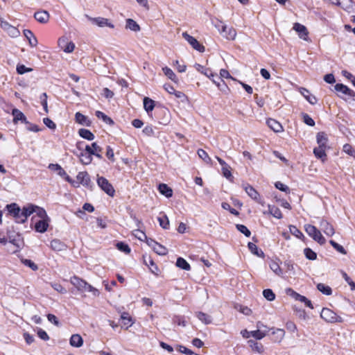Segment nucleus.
I'll list each match as a JSON object with an SVG mask.
<instances>
[{
  "label": "nucleus",
  "mask_w": 355,
  "mask_h": 355,
  "mask_svg": "<svg viewBox=\"0 0 355 355\" xmlns=\"http://www.w3.org/2000/svg\"><path fill=\"white\" fill-rule=\"evenodd\" d=\"M293 28L298 33V35L301 39L308 41L309 33L306 26L300 23H295Z\"/></svg>",
  "instance_id": "obj_15"
},
{
  "label": "nucleus",
  "mask_w": 355,
  "mask_h": 355,
  "mask_svg": "<svg viewBox=\"0 0 355 355\" xmlns=\"http://www.w3.org/2000/svg\"><path fill=\"white\" fill-rule=\"evenodd\" d=\"M194 67L198 71L200 72L201 73L205 74L206 76H207L209 78H211V76L215 77V75L213 74L209 69L205 68L203 66H202L200 64H196Z\"/></svg>",
  "instance_id": "obj_38"
},
{
  "label": "nucleus",
  "mask_w": 355,
  "mask_h": 355,
  "mask_svg": "<svg viewBox=\"0 0 355 355\" xmlns=\"http://www.w3.org/2000/svg\"><path fill=\"white\" fill-rule=\"evenodd\" d=\"M269 266L270 269L277 275H281L282 274V270L279 265V263L275 261H271L269 263Z\"/></svg>",
  "instance_id": "obj_49"
},
{
  "label": "nucleus",
  "mask_w": 355,
  "mask_h": 355,
  "mask_svg": "<svg viewBox=\"0 0 355 355\" xmlns=\"http://www.w3.org/2000/svg\"><path fill=\"white\" fill-rule=\"evenodd\" d=\"M40 103L44 107V110L46 113H48V106H47V94L46 93H42L40 97Z\"/></svg>",
  "instance_id": "obj_60"
},
{
  "label": "nucleus",
  "mask_w": 355,
  "mask_h": 355,
  "mask_svg": "<svg viewBox=\"0 0 355 355\" xmlns=\"http://www.w3.org/2000/svg\"><path fill=\"white\" fill-rule=\"evenodd\" d=\"M85 150L88 152L91 156L93 155L99 159L102 158L101 153L103 151V148L96 142L92 143L91 146L87 145L85 146Z\"/></svg>",
  "instance_id": "obj_13"
},
{
  "label": "nucleus",
  "mask_w": 355,
  "mask_h": 355,
  "mask_svg": "<svg viewBox=\"0 0 355 355\" xmlns=\"http://www.w3.org/2000/svg\"><path fill=\"white\" fill-rule=\"evenodd\" d=\"M320 227L324 233L329 236H332L335 234L334 227L326 220H322L320 221Z\"/></svg>",
  "instance_id": "obj_16"
},
{
  "label": "nucleus",
  "mask_w": 355,
  "mask_h": 355,
  "mask_svg": "<svg viewBox=\"0 0 355 355\" xmlns=\"http://www.w3.org/2000/svg\"><path fill=\"white\" fill-rule=\"evenodd\" d=\"M198 155L201 158L205 163L211 164V159L209 157L207 152L202 149L198 150Z\"/></svg>",
  "instance_id": "obj_48"
},
{
  "label": "nucleus",
  "mask_w": 355,
  "mask_h": 355,
  "mask_svg": "<svg viewBox=\"0 0 355 355\" xmlns=\"http://www.w3.org/2000/svg\"><path fill=\"white\" fill-rule=\"evenodd\" d=\"M80 159L83 164H89L92 161L91 155L86 150L80 153Z\"/></svg>",
  "instance_id": "obj_44"
},
{
  "label": "nucleus",
  "mask_w": 355,
  "mask_h": 355,
  "mask_svg": "<svg viewBox=\"0 0 355 355\" xmlns=\"http://www.w3.org/2000/svg\"><path fill=\"white\" fill-rule=\"evenodd\" d=\"M21 262L26 266L31 268L33 270L35 271L38 269L37 266L31 260L24 259L21 260Z\"/></svg>",
  "instance_id": "obj_61"
},
{
  "label": "nucleus",
  "mask_w": 355,
  "mask_h": 355,
  "mask_svg": "<svg viewBox=\"0 0 355 355\" xmlns=\"http://www.w3.org/2000/svg\"><path fill=\"white\" fill-rule=\"evenodd\" d=\"M155 107V102L148 97L144 98V108L147 112H151Z\"/></svg>",
  "instance_id": "obj_37"
},
{
  "label": "nucleus",
  "mask_w": 355,
  "mask_h": 355,
  "mask_svg": "<svg viewBox=\"0 0 355 355\" xmlns=\"http://www.w3.org/2000/svg\"><path fill=\"white\" fill-rule=\"evenodd\" d=\"M159 191L167 198H170L173 195V190L166 184H160L159 185Z\"/></svg>",
  "instance_id": "obj_34"
},
{
  "label": "nucleus",
  "mask_w": 355,
  "mask_h": 355,
  "mask_svg": "<svg viewBox=\"0 0 355 355\" xmlns=\"http://www.w3.org/2000/svg\"><path fill=\"white\" fill-rule=\"evenodd\" d=\"M212 24L220 33H223L227 29V26L223 24V21L219 19H216V21H213Z\"/></svg>",
  "instance_id": "obj_47"
},
{
  "label": "nucleus",
  "mask_w": 355,
  "mask_h": 355,
  "mask_svg": "<svg viewBox=\"0 0 355 355\" xmlns=\"http://www.w3.org/2000/svg\"><path fill=\"white\" fill-rule=\"evenodd\" d=\"M144 263L146 266H147L150 271L153 273L155 272V270H157V267L155 264L153 260L149 255H144L143 256Z\"/></svg>",
  "instance_id": "obj_27"
},
{
  "label": "nucleus",
  "mask_w": 355,
  "mask_h": 355,
  "mask_svg": "<svg viewBox=\"0 0 355 355\" xmlns=\"http://www.w3.org/2000/svg\"><path fill=\"white\" fill-rule=\"evenodd\" d=\"M268 207L269 213L271 215H272L275 218H278V219H280L282 218V212L278 207H277L275 206H272L270 205H268Z\"/></svg>",
  "instance_id": "obj_42"
},
{
  "label": "nucleus",
  "mask_w": 355,
  "mask_h": 355,
  "mask_svg": "<svg viewBox=\"0 0 355 355\" xmlns=\"http://www.w3.org/2000/svg\"><path fill=\"white\" fill-rule=\"evenodd\" d=\"M24 35L27 39V40L28 41L29 44L31 46H37V40L35 37L34 34L33 33V32L31 31L28 30V29L24 30Z\"/></svg>",
  "instance_id": "obj_24"
},
{
  "label": "nucleus",
  "mask_w": 355,
  "mask_h": 355,
  "mask_svg": "<svg viewBox=\"0 0 355 355\" xmlns=\"http://www.w3.org/2000/svg\"><path fill=\"white\" fill-rule=\"evenodd\" d=\"M78 183H79V185L81 184L85 187L92 189L93 184L91 182L90 177L87 172L86 171H81L79 172L76 176Z\"/></svg>",
  "instance_id": "obj_9"
},
{
  "label": "nucleus",
  "mask_w": 355,
  "mask_h": 355,
  "mask_svg": "<svg viewBox=\"0 0 355 355\" xmlns=\"http://www.w3.org/2000/svg\"><path fill=\"white\" fill-rule=\"evenodd\" d=\"M34 213H35V214L40 218V220L48 218L46 212L43 208L35 206V210Z\"/></svg>",
  "instance_id": "obj_53"
},
{
  "label": "nucleus",
  "mask_w": 355,
  "mask_h": 355,
  "mask_svg": "<svg viewBox=\"0 0 355 355\" xmlns=\"http://www.w3.org/2000/svg\"><path fill=\"white\" fill-rule=\"evenodd\" d=\"M243 189L245 191L247 194L254 200H255L257 202L263 205L264 202L262 200L261 198L260 197L259 193L255 190L254 187H252L251 185L246 184L243 186Z\"/></svg>",
  "instance_id": "obj_8"
},
{
  "label": "nucleus",
  "mask_w": 355,
  "mask_h": 355,
  "mask_svg": "<svg viewBox=\"0 0 355 355\" xmlns=\"http://www.w3.org/2000/svg\"><path fill=\"white\" fill-rule=\"evenodd\" d=\"M300 92L311 105H315L317 103L318 100L316 97L311 94L308 89L301 87L300 89Z\"/></svg>",
  "instance_id": "obj_19"
},
{
  "label": "nucleus",
  "mask_w": 355,
  "mask_h": 355,
  "mask_svg": "<svg viewBox=\"0 0 355 355\" xmlns=\"http://www.w3.org/2000/svg\"><path fill=\"white\" fill-rule=\"evenodd\" d=\"M12 114L13 116L14 123H17V121H21L26 123H28L26 121V118L25 115L19 110H18L17 108L12 109Z\"/></svg>",
  "instance_id": "obj_23"
},
{
  "label": "nucleus",
  "mask_w": 355,
  "mask_h": 355,
  "mask_svg": "<svg viewBox=\"0 0 355 355\" xmlns=\"http://www.w3.org/2000/svg\"><path fill=\"white\" fill-rule=\"evenodd\" d=\"M304 230L308 235L319 244L323 245L326 243V239L315 226L307 224L304 225Z\"/></svg>",
  "instance_id": "obj_3"
},
{
  "label": "nucleus",
  "mask_w": 355,
  "mask_h": 355,
  "mask_svg": "<svg viewBox=\"0 0 355 355\" xmlns=\"http://www.w3.org/2000/svg\"><path fill=\"white\" fill-rule=\"evenodd\" d=\"M35 210V205H28L26 207H24L22 209V218L20 219L21 221H24V223L27 220L28 216L31 214H34Z\"/></svg>",
  "instance_id": "obj_22"
},
{
  "label": "nucleus",
  "mask_w": 355,
  "mask_h": 355,
  "mask_svg": "<svg viewBox=\"0 0 355 355\" xmlns=\"http://www.w3.org/2000/svg\"><path fill=\"white\" fill-rule=\"evenodd\" d=\"M147 244L159 255H166L168 253L166 248L153 239L147 240Z\"/></svg>",
  "instance_id": "obj_12"
},
{
  "label": "nucleus",
  "mask_w": 355,
  "mask_h": 355,
  "mask_svg": "<svg viewBox=\"0 0 355 355\" xmlns=\"http://www.w3.org/2000/svg\"><path fill=\"white\" fill-rule=\"evenodd\" d=\"M268 331L257 329L251 331V336L257 340H261L267 335Z\"/></svg>",
  "instance_id": "obj_45"
},
{
  "label": "nucleus",
  "mask_w": 355,
  "mask_h": 355,
  "mask_svg": "<svg viewBox=\"0 0 355 355\" xmlns=\"http://www.w3.org/2000/svg\"><path fill=\"white\" fill-rule=\"evenodd\" d=\"M96 116L98 119H102L104 122L108 124H113L114 122L111 118L107 116L106 114H105L103 112L101 111H96Z\"/></svg>",
  "instance_id": "obj_52"
},
{
  "label": "nucleus",
  "mask_w": 355,
  "mask_h": 355,
  "mask_svg": "<svg viewBox=\"0 0 355 355\" xmlns=\"http://www.w3.org/2000/svg\"><path fill=\"white\" fill-rule=\"evenodd\" d=\"M90 20L92 21V23L96 24L99 27H104V26H108L111 28H113L114 26L109 22L107 19L103 18V17H96V18H90Z\"/></svg>",
  "instance_id": "obj_18"
},
{
  "label": "nucleus",
  "mask_w": 355,
  "mask_h": 355,
  "mask_svg": "<svg viewBox=\"0 0 355 355\" xmlns=\"http://www.w3.org/2000/svg\"><path fill=\"white\" fill-rule=\"evenodd\" d=\"M121 318L123 320V325H126V328L130 327L133 322L132 321V318L130 317L128 313H123L121 315Z\"/></svg>",
  "instance_id": "obj_51"
},
{
  "label": "nucleus",
  "mask_w": 355,
  "mask_h": 355,
  "mask_svg": "<svg viewBox=\"0 0 355 355\" xmlns=\"http://www.w3.org/2000/svg\"><path fill=\"white\" fill-rule=\"evenodd\" d=\"M75 119L76 121L82 125L89 126L91 124V121L87 118V116L83 115L80 112L76 113Z\"/></svg>",
  "instance_id": "obj_26"
},
{
  "label": "nucleus",
  "mask_w": 355,
  "mask_h": 355,
  "mask_svg": "<svg viewBox=\"0 0 355 355\" xmlns=\"http://www.w3.org/2000/svg\"><path fill=\"white\" fill-rule=\"evenodd\" d=\"M317 288L318 289V291H320L321 293L326 295H330L332 293V290L329 286H327L322 283L318 284Z\"/></svg>",
  "instance_id": "obj_46"
},
{
  "label": "nucleus",
  "mask_w": 355,
  "mask_h": 355,
  "mask_svg": "<svg viewBox=\"0 0 355 355\" xmlns=\"http://www.w3.org/2000/svg\"><path fill=\"white\" fill-rule=\"evenodd\" d=\"M222 171L224 177L227 179L230 180L232 178V173L230 171V167L228 164L225 166H222Z\"/></svg>",
  "instance_id": "obj_63"
},
{
  "label": "nucleus",
  "mask_w": 355,
  "mask_h": 355,
  "mask_svg": "<svg viewBox=\"0 0 355 355\" xmlns=\"http://www.w3.org/2000/svg\"><path fill=\"white\" fill-rule=\"evenodd\" d=\"M334 89L337 92L347 96L349 97H354L355 96V92L353 90H352L348 87L341 83L336 84L334 86Z\"/></svg>",
  "instance_id": "obj_14"
},
{
  "label": "nucleus",
  "mask_w": 355,
  "mask_h": 355,
  "mask_svg": "<svg viewBox=\"0 0 355 355\" xmlns=\"http://www.w3.org/2000/svg\"><path fill=\"white\" fill-rule=\"evenodd\" d=\"M97 184L98 187L110 196H114L115 190L112 185L104 177H98Z\"/></svg>",
  "instance_id": "obj_5"
},
{
  "label": "nucleus",
  "mask_w": 355,
  "mask_h": 355,
  "mask_svg": "<svg viewBox=\"0 0 355 355\" xmlns=\"http://www.w3.org/2000/svg\"><path fill=\"white\" fill-rule=\"evenodd\" d=\"M268 126L275 132H281L283 131V127L277 121L269 119L267 120Z\"/></svg>",
  "instance_id": "obj_21"
},
{
  "label": "nucleus",
  "mask_w": 355,
  "mask_h": 355,
  "mask_svg": "<svg viewBox=\"0 0 355 355\" xmlns=\"http://www.w3.org/2000/svg\"><path fill=\"white\" fill-rule=\"evenodd\" d=\"M79 135L87 140L92 141L94 139V134L89 130L81 128L78 131Z\"/></svg>",
  "instance_id": "obj_36"
},
{
  "label": "nucleus",
  "mask_w": 355,
  "mask_h": 355,
  "mask_svg": "<svg viewBox=\"0 0 355 355\" xmlns=\"http://www.w3.org/2000/svg\"><path fill=\"white\" fill-rule=\"evenodd\" d=\"M248 343L253 351L259 354L263 352V346L261 343H259L253 340H249Z\"/></svg>",
  "instance_id": "obj_33"
},
{
  "label": "nucleus",
  "mask_w": 355,
  "mask_h": 355,
  "mask_svg": "<svg viewBox=\"0 0 355 355\" xmlns=\"http://www.w3.org/2000/svg\"><path fill=\"white\" fill-rule=\"evenodd\" d=\"M182 37L191 45L194 49L198 51L199 52L205 51V46L200 44L196 38L189 35L187 32L182 33Z\"/></svg>",
  "instance_id": "obj_11"
},
{
  "label": "nucleus",
  "mask_w": 355,
  "mask_h": 355,
  "mask_svg": "<svg viewBox=\"0 0 355 355\" xmlns=\"http://www.w3.org/2000/svg\"><path fill=\"white\" fill-rule=\"evenodd\" d=\"M158 221L159 223V225L165 229L167 230L169 228V220L166 215L163 214L162 216L158 217Z\"/></svg>",
  "instance_id": "obj_50"
},
{
  "label": "nucleus",
  "mask_w": 355,
  "mask_h": 355,
  "mask_svg": "<svg viewBox=\"0 0 355 355\" xmlns=\"http://www.w3.org/2000/svg\"><path fill=\"white\" fill-rule=\"evenodd\" d=\"M329 243L331 245V246L334 249H336L338 252H340L343 254H345L347 253V252L345 250V248L342 245H340V244H338L336 242H335L334 241L331 240L329 241Z\"/></svg>",
  "instance_id": "obj_59"
},
{
  "label": "nucleus",
  "mask_w": 355,
  "mask_h": 355,
  "mask_svg": "<svg viewBox=\"0 0 355 355\" xmlns=\"http://www.w3.org/2000/svg\"><path fill=\"white\" fill-rule=\"evenodd\" d=\"M290 232L298 239H301L304 236L302 232L298 230L295 225L289 226Z\"/></svg>",
  "instance_id": "obj_58"
},
{
  "label": "nucleus",
  "mask_w": 355,
  "mask_h": 355,
  "mask_svg": "<svg viewBox=\"0 0 355 355\" xmlns=\"http://www.w3.org/2000/svg\"><path fill=\"white\" fill-rule=\"evenodd\" d=\"M335 4L338 6H340L348 12H353L354 9V6L352 0H338Z\"/></svg>",
  "instance_id": "obj_17"
},
{
  "label": "nucleus",
  "mask_w": 355,
  "mask_h": 355,
  "mask_svg": "<svg viewBox=\"0 0 355 355\" xmlns=\"http://www.w3.org/2000/svg\"><path fill=\"white\" fill-rule=\"evenodd\" d=\"M263 297L268 301H272L275 298V295L271 289L267 288L263 291Z\"/></svg>",
  "instance_id": "obj_57"
},
{
  "label": "nucleus",
  "mask_w": 355,
  "mask_h": 355,
  "mask_svg": "<svg viewBox=\"0 0 355 355\" xmlns=\"http://www.w3.org/2000/svg\"><path fill=\"white\" fill-rule=\"evenodd\" d=\"M35 19L40 23H46L49 19V14L46 10L37 11L34 15Z\"/></svg>",
  "instance_id": "obj_20"
},
{
  "label": "nucleus",
  "mask_w": 355,
  "mask_h": 355,
  "mask_svg": "<svg viewBox=\"0 0 355 355\" xmlns=\"http://www.w3.org/2000/svg\"><path fill=\"white\" fill-rule=\"evenodd\" d=\"M304 253L306 259L309 260H315L317 258V254L311 248H306L304 250Z\"/></svg>",
  "instance_id": "obj_55"
},
{
  "label": "nucleus",
  "mask_w": 355,
  "mask_h": 355,
  "mask_svg": "<svg viewBox=\"0 0 355 355\" xmlns=\"http://www.w3.org/2000/svg\"><path fill=\"white\" fill-rule=\"evenodd\" d=\"M320 316L322 319L328 322H342L343 319L335 312L328 308H323Z\"/></svg>",
  "instance_id": "obj_4"
},
{
  "label": "nucleus",
  "mask_w": 355,
  "mask_h": 355,
  "mask_svg": "<svg viewBox=\"0 0 355 355\" xmlns=\"http://www.w3.org/2000/svg\"><path fill=\"white\" fill-rule=\"evenodd\" d=\"M162 71H163L164 73L165 74V76H166L172 81H173L175 83H177L178 81V79L176 75L173 71V70L171 69L169 67H165L162 68Z\"/></svg>",
  "instance_id": "obj_39"
},
{
  "label": "nucleus",
  "mask_w": 355,
  "mask_h": 355,
  "mask_svg": "<svg viewBox=\"0 0 355 355\" xmlns=\"http://www.w3.org/2000/svg\"><path fill=\"white\" fill-rule=\"evenodd\" d=\"M49 224L46 219L40 220L35 225V230L40 233L45 232L47 230Z\"/></svg>",
  "instance_id": "obj_31"
},
{
  "label": "nucleus",
  "mask_w": 355,
  "mask_h": 355,
  "mask_svg": "<svg viewBox=\"0 0 355 355\" xmlns=\"http://www.w3.org/2000/svg\"><path fill=\"white\" fill-rule=\"evenodd\" d=\"M286 293L291 296V297H293V299H295V300H297V301H300L301 302H303L304 303V304L311 308V309H313V306L312 305V303L311 302L307 299L305 296H303V295H301L300 294L296 293L295 291H293L292 288H287L286 290Z\"/></svg>",
  "instance_id": "obj_7"
},
{
  "label": "nucleus",
  "mask_w": 355,
  "mask_h": 355,
  "mask_svg": "<svg viewBox=\"0 0 355 355\" xmlns=\"http://www.w3.org/2000/svg\"><path fill=\"white\" fill-rule=\"evenodd\" d=\"M220 34L228 40H234L236 37V31L233 27L227 26V31Z\"/></svg>",
  "instance_id": "obj_29"
},
{
  "label": "nucleus",
  "mask_w": 355,
  "mask_h": 355,
  "mask_svg": "<svg viewBox=\"0 0 355 355\" xmlns=\"http://www.w3.org/2000/svg\"><path fill=\"white\" fill-rule=\"evenodd\" d=\"M176 266L183 270H189L191 269L190 265L183 258L179 257L177 259Z\"/></svg>",
  "instance_id": "obj_43"
},
{
  "label": "nucleus",
  "mask_w": 355,
  "mask_h": 355,
  "mask_svg": "<svg viewBox=\"0 0 355 355\" xmlns=\"http://www.w3.org/2000/svg\"><path fill=\"white\" fill-rule=\"evenodd\" d=\"M116 248L125 254H129L130 252V248L129 245L123 242L117 243Z\"/></svg>",
  "instance_id": "obj_54"
},
{
  "label": "nucleus",
  "mask_w": 355,
  "mask_h": 355,
  "mask_svg": "<svg viewBox=\"0 0 355 355\" xmlns=\"http://www.w3.org/2000/svg\"><path fill=\"white\" fill-rule=\"evenodd\" d=\"M70 282L80 292H91L94 296L99 295L98 289L77 276L72 277Z\"/></svg>",
  "instance_id": "obj_2"
},
{
  "label": "nucleus",
  "mask_w": 355,
  "mask_h": 355,
  "mask_svg": "<svg viewBox=\"0 0 355 355\" xmlns=\"http://www.w3.org/2000/svg\"><path fill=\"white\" fill-rule=\"evenodd\" d=\"M7 209L9 214L13 216L18 223H24V221H21L22 218V209H21L15 203H12L7 205Z\"/></svg>",
  "instance_id": "obj_6"
},
{
  "label": "nucleus",
  "mask_w": 355,
  "mask_h": 355,
  "mask_svg": "<svg viewBox=\"0 0 355 355\" xmlns=\"http://www.w3.org/2000/svg\"><path fill=\"white\" fill-rule=\"evenodd\" d=\"M8 240L9 246L8 250L11 253L18 252L24 245L23 238L21 234L14 232H8Z\"/></svg>",
  "instance_id": "obj_1"
},
{
  "label": "nucleus",
  "mask_w": 355,
  "mask_h": 355,
  "mask_svg": "<svg viewBox=\"0 0 355 355\" xmlns=\"http://www.w3.org/2000/svg\"><path fill=\"white\" fill-rule=\"evenodd\" d=\"M326 149L327 148L318 146L313 149V153L317 158L321 159L322 161H324L327 157V154L325 153Z\"/></svg>",
  "instance_id": "obj_35"
},
{
  "label": "nucleus",
  "mask_w": 355,
  "mask_h": 355,
  "mask_svg": "<svg viewBox=\"0 0 355 355\" xmlns=\"http://www.w3.org/2000/svg\"><path fill=\"white\" fill-rule=\"evenodd\" d=\"M303 121L308 125L313 126L315 125V122L313 119L307 114H302Z\"/></svg>",
  "instance_id": "obj_64"
},
{
  "label": "nucleus",
  "mask_w": 355,
  "mask_h": 355,
  "mask_svg": "<svg viewBox=\"0 0 355 355\" xmlns=\"http://www.w3.org/2000/svg\"><path fill=\"white\" fill-rule=\"evenodd\" d=\"M316 141L319 147L327 148L328 138L327 135L323 132H320L316 135Z\"/></svg>",
  "instance_id": "obj_25"
},
{
  "label": "nucleus",
  "mask_w": 355,
  "mask_h": 355,
  "mask_svg": "<svg viewBox=\"0 0 355 355\" xmlns=\"http://www.w3.org/2000/svg\"><path fill=\"white\" fill-rule=\"evenodd\" d=\"M58 46L65 53H71L75 49V44L71 41H68L67 37H61L58 40Z\"/></svg>",
  "instance_id": "obj_10"
},
{
  "label": "nucleus",
  "mask_w": 355,
  "mask_h": 355,
  "mask_svg": "<svg viewBox=\"0 0 355 355\" xmlns=\"http://www.w3.org/2000/svg\"><path fill=\"white\" fill-rule=\"evenodd\" d=\"M51 248L55 251H62L66 249L65 244L58 239H53L51 241Z\"/></svg>",
  "instance_id": "obj_28"
},
{
  "label": "nucleus",
  "mask_w": 355,
  "mask_h": 355,
  "mask_svg": "<svg viewBox=\"0 0 355 355\" xmlns=\"http://www.w3.org/2000/svg\"><path fill=\"white\" fill-rule=\"evenodd\" d=\"M126 28H129L131 31L137 32L140 31L139 24L132 19H128L126 20Z\"/></svg>",
  "instance_id": "obj_40"
},
{
  "label": "nucleus",
  "mask_w": 355,
  "mask_h": 355,
  "mask_svg": "<svg viewBox=\"0 0 355 355\" xmlns=\"http://www.w3.org/2000/svg\"><path fill=\"white\" fill-rule=\"evenodd\" d=\"M196 317L205 324H209L212 322L211 317L203 312H197Z\"/></svg>",
  "instance_id": "obj_32"
},
{
  "label": "nucleus",
  "mask_w": 355,
  "mask_h": 355,
  "mask_svg": "<svg viewBox=\"0 0 355 355\" xmlns=\"http://www.w3.org/2000/svg\"><path fill=\"white\" fill-rule=\"evenodd\" d=\"M69 343L75 347H80L83 344V340L79 334H73L71 336Z\"/></svg>",
  "instance_id": "obj_30"
},
{
  "label": "nucleus",
  "mask_w": 355,
  "mask_h": 355,
  "mask_svg": "<svg viewBox=\"0 0 355 355\" xmlns=\"http://www.w3.org/2000/svg\"><path fill=\"white\" fill-rule=\"evenodd\" d=\"M17 72L19 73V74H24L26 72H30V71H33V69L31 68H28V67H26L25 65L24 64H18L17 66Z\"/></svg>",
  "instance_id": "obj_62"
},
{
  "label": "nucleus",
  "mask_w": 355,
  "mask_h": 355,
  "mask_svg": "<svg viewBox=\"0 0 355 355\" xmlns=\"http://www.w3.org/2000/svg\"><path fill=\"white\" fill-rule=\"evenodd\" d=\"M236 227L238 231H239L241 233L243 234L245 236H247V237L250 236L251 232L245 225H241V224H237L236 225Z\"/></svg>",
  "instance_id": "obj_56"
},
{
  "label": "nucleus",
  "mask_w": 355,
  "mask_h": 355,
  "mask_svg": "<svg viewBox=\"0 0 355 355\" xmlns=\"http://www.w3.org/2000/svg\"><path fill=\"white\" fill-rule=\"evenodd\" d=\"M248 247L252 254L260 257L264 256V253L263 252V251L259 250L258 247L254 243L249 242L248 244Z\"/></svg>",
  "instance_id": "obj_41"
}]
</instances>
